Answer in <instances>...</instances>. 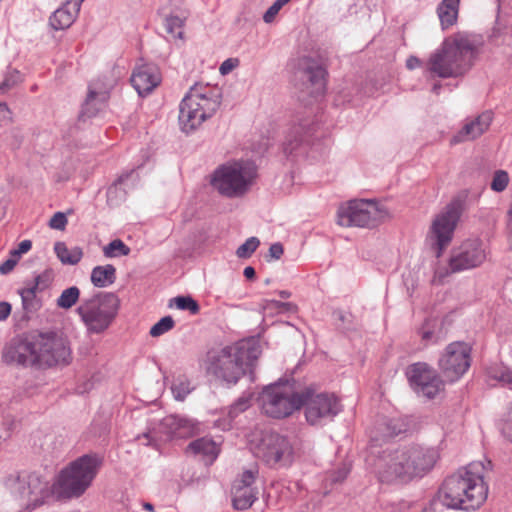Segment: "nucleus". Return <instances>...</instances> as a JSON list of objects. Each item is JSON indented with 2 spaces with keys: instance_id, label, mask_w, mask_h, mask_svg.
Wrapping results in <instances>:
<instances>
[{
  "instance_id": "1",
  "label": "nucleus",
  "mask_w": 512,
  "mask_h": 512,
  "mask_svg": "<svg viewBox=\"0 0 512 512\" xmlns=\"http://www.w3.org/2000/svg\"><path fill=\"white\" fill-rule=\"evenodd\" d=\"M373 471L381 482L408 483L427 475L437 463V448L412 443L398 447H371Z\"/></svg>"
},
{
  "instance_id": "2",
  "label": "nucleus",
  "mask_w": 512,
  "mask_h": 512,
  "mask_svg": "<svg viewBox=\"0 0 512 512\" xmlns=\"http://www.w3.org/2000/svg\"><path fill=\"white\" fill-rule=\"evenodd\" d=\"M482 462H471L446 478L428 507L421 512H435L438 504L450 509L475 510L486 500L488 487L484 483Z\"/></svg>"
},
{
  "instance_id": "3",
  "label": "nucleus",
  "mask_w": 512,
  "mask_h": 512,
  "mask_svg": "<svg viewBox=\"0 0 512 512\" xmlns=\"http://www.w3.org/2000/svg\"><path fill=\"white\" fill-rule=\"evenodd\" d=\"M6 358L23 367L46 369L70 364L72 351L68 339L62 334L35 333L13 343Z\"/></svg>"
},
{
  "instance_id": "4",
  "label": "nucleus",
  "mask_w": 512,
  "mask_h": 512,
  "mask_svg": "<svg viewBox=\"0 0 512 512\" xmlns=\"http://www.w3.org/2000/svg\"><path fill=\"white\" fill-rule=\"evenodd\" d=\"M261 352L258 338L243 339L234 345L209 351L206 356V370L229 384H235L259 358Z\"/></svg>"
},
{
  "instance_id": "5",
  "label": "nucleus",
  "mask_w": 512,
  "mask_h": 512,
  "mask_svg": "<svg viewBox=\"0 0 512 512\" xmlns=\"http://www.w3.org/2000/svg\"><path fill=\"white\" fill-rule=\"evenodd\" d=\"M477 46L478 42L471 35L457 33L431 54L427 70L440 78L458 77L472 65Z\"/></svg>"
},
{
  "instance_id": "6",
  "label": "nucleus",
  "mask_w": 512,
  "mask_h": 512,
  "mask_svg": "<svg viewBox=\"0 0 512 512\" xmlns=\"http://www.w3.org/2000/svg\"><path fill=\"white\" fill-rule=\"evenodd\" d=\"M221 103L220 94L209 86L195 85L182 99L179 106V125L185 133L197 130L211 118Z\"/></svg>"
},
{
  "instance_id": "7",
  "label": "nucleus",
  "mask_w": 512,
  "mask_h": 512,
  "mask_svg": "<svg viewBox=\"0 0 512 512\" xmlns=\"http://www.w3.org/2000/svg\"><path fill=\"white\" fill-rule=\"evenodd\" d=\"M120 308V299L112 292H97L81 299L76 308L88 334H102L114 322Z\"/></svg>"
},
{
  "instance_id": "8",
  "label": "nucleus",
  "mask_w": 512,
  "mask_h": 512,
  "mask_svg": "<svg viewBox=\"0 0 512 512\" xmlns=\"http://www.w3.org/2000/svg\"><path fill=\"white\" fill-rule=\"evenodd\" d=\"M257 177V167L251 161H234L217 168L212 186L223 196L241 197L246 194Z\"/></svg>"
},
{
  "instance_id": "9",
  "label": "nucleus",
  "mask_w": 512,
  "mask_h": 512,
  "mask_svg": "<svg viewBox=\"0 0 512 512\" xmlns=\"http://www.w3.org/2000/svg\"><path fill=\"white\" fill-rule=\"evenodd\" d=\"M103 464V457L97 453L82 455L74 460L59 475V487L67 497H79L92 484Z\"/></svg>"
},
{
  "instance_id": "10",
  "label": "nucleus",
  "mask_w": 512,
  "mask_h": 512,
  "mask_svg": "<svg viewBox=\"0 0 512 512\" xmlns=\"http://www.w3.org/2000/svg\"><path fill=\"white\" fill-rule=\"evenodd\" d=\"M6 486L13 499L29 511L42 506L51 496L49 482L35 472L22 471L10 475Z\"/></svg>"
},
{
  "instance_id": "11",
  "label": "nucleus",
  "mask_w": 512,
  "mask_h": 512,
  "mask_svg": "<svg viewBox=\"0 0 512 512\" xmlns=\"http://www.w3.org/2000/svg\"><path fill=\"white\" fill-rule=\"evenodd\" d=\"M258 402L264 414L282 419L301 408V392H295L288 383H274L262 390Z\"/></svg>"
},
{
  "instance_id": "12",
  "label": "nucleus",
  "mask_w": 512,
  "mask_h": 512,
  "mask_svg": "<svg viewBox=\"0 0 512 512\" xmlns=\"http://www.w3.org/2000/svg\"><path fill=\"white\" fill-rule=\"evenodd\" d=\"M251 450L255 457L269 467L286 466L293 460V446L290 440L274 431L262 432L260 438L251 444Z\"/></svg>"
},
{
  "instance_id": "13",
  "label": "nucleus",
  "mask_w": 512,
  "mask_h": 512,
  "mask_svg": "<svg viewBox=\"0 0 512 512\" xmlns=\"http://www.w3.org/2000/svg\"><path fill=\"white\" fill-rule=\"evenodd\" d=\"M388 216V211L372 200H352L341 206L337 223L343 227H374Z\"/></svg>"
},
{
  "instance_id": "14",
  "label": "nucleus",
  "mask_w": 512,
  "mask_h": 512,
  "mask_svg": "<svg viewBox=\"0 0 512 512\" xmlns=\"http://www.w3.org/2000/svg\"><path fill=\"white\" fill-rule=\"evenodd\" d=\"M465 195H458L439 213L432 222L429 237L437 248L436 256L450 244L456 225L460 219L465 204Z\"/></svg>"
},
{
  "instance_id": "15",
  "label": "nucleus",
  "mask_w": 512,
  "mask_h": 512,
  "mask_svg": "<svg viewBox=\"0 0 512 512\" xmlns=\"http://www.w3.org/2000/svg\"><path fill=\"white\" fill-rule=\"evenodd\" d=\"M471 364V347L461 341L450 343L441 354L438 366L443 376L450 382L462 377Z\"/></svg>"
},
{
  "instance_id": "16",
  "label": "nucleus",
  "mask_w": 512,
  "mask_h": 512,
  "mask_svg": "<svg viewBox=\"0 0 512 512\" xmlns=\"http://www.w3.org/2000/svg\"><path fill=\"white\" fill-rule=\"evenodd\" d=\"M305 406L306 420L311 424H317L321 419L332 418L340 412L337 398L328 393H318L311 388L301 391V407Z\"/></svg>"
},
{
  "instance_id": "17",
  "label": "nucleus",
  "mask_w": 512,
  "mask_h": 512,
  "mask_svg": "<svg viewBox=\"0 0 512 512\" xmlns=\"http://www.w3.org/2000/svg\"><path fill=\"white\" fill-rule=\"evenodd\" d=\"M406 375L413 390L428 399H433L443 385L437 372L425 362L409 365Z\"/></svg>"
},
{
  "instance_id": "18",
  "label": "nucleus",
  "mask_w": 512,
  "mask_h": 512,
  "mask_svg": "<svg viewBox=\"0 0 512 512\" xmlns=\"http://www.w3.org/2000/svg\"><path fill=\"white\" fill-rule=\"evenodd\" d=\"M486 259L484 244L479 239H468L454 251L449 266L452 272H461L480 266Z\"/></svg>"
},
{
  "instance_id": "19",
  "label": "nucleus",
  "mask_w": 512,
  "mask_h": 512,
  "mask_svg": "<svg viewBox=\"0 0 512 512\" xmlns=\"http://www.w3.org/2000/svg\"><path fill=\"white\" fill-rule=\"evenodd\" d=\"M160 82V72L154 64L136 67L131 76V84L140 96L149 94Z\"/></svg>"
},
{
  "instance_id": "20",
  "label": "nucleus",
  "mask_w": 512,
  "mask_h": 512,
  "mask_svg": "<svg viewBox=\"0 0 512 512\" xmlns=\"http://www.w3.org/2000/svg\"><path fill=\"white\" fill-rule=\"evenodd\" d=\"M492 120V111H484L475 119L466 122L462 129L452 138V143L470 141L480 137L489 128Z\"/></svg>"
},
{
  "instance_id": "21",
  "label": "nucleus",
  "mask_w": 512,
  "mask_h": 512,
  "mask_svg": "<svg viewBox=\"0 0 512 512\" xmlns=\"http://www.w3.org/2000/svg\"><path fill=\"white\" fill-rule=\"evenodd\" d=\"M84 0H66L49 18V24L54 30L69 28L76 20Z\"/></svg>"
},
{
  "instance_id": "22",
  "label": "nucleus",
  "mask_w": 512,
  "mask_h": 512,
  "mask_svg": "<svg viewBox=\"0 0 512 512\" xmlns=\"http://www.w3.org/2000/svg\"><path fill=\"white\" fill-rule=\"evenodd\" d=\"M325 69L318 64L309 63L302 70V79L305 81L307 93L314 98L321 96L325 91Z\"/></svg>"
},
{
  "instance_id": "23",
  "label": "nucleus",
  "mask_w": 512,
  "mask_h": 512,
  "mask_svg": "<svg viewBox=\"0 0 512 512\" xmlns=\"http://www.w3.org/2000/svg\"><path fill=\"white\" fill-rule=\"evenodd\" d=\"M309 124L307 122L293 125L283 143V151L286 156L297 155L304 150L308 141Z\"/></svg>"
},
{
  "instance_id": "24",
  "label": "nucleus",
  "mask_w": 512,
  "mask_h": 512,
  "mask_svg": "<svg viewBox=\"0 0 512 512\" xmlns=\"http://www.w3.org/2000/svg\"><path fill=\"white\" fill-rule=\"evenodd\" d=\"M109 97L106 90H97L93 85L89 86L88 94L82 106V115L93 117L103 107Z\"/></svg>"
},
{
  "instance_id": "25",
  "label": "nucleus",
  "mask_w": 512,
  "mask_h": 512,
  "mask_svg": "<svg viewBox=\"0 0 512 512\" xmlns=\"http://www.w3.org/2000/svg\"><path fill=\"white\" fill-rule=\"evenodd\" d=\"M407 427V423L399 417H385L381 419V421L377 424V431L379 432V436L376 435L373 440L396 437L399 434L405 432Z\"/></svg>"
},
{
  "instance_id": "26",
  "label": "nucleus",
  "mask_w": 512,
  "mask_h": 512,
  "mask_svg": "<svg viewBox=\"0 0 512 512\" xmlns=\"http://www.w3.org/2000/svg\"><path fill=\"white\" fill-rule=\"evenodd\" d=\"M460 0H442L437 7V15L443 30L456 24Z\"/></svg>"
},
{
  "instance_id": "27",
  "label": "nucleus",
  "mask_w": 512,
  "mask_h": 512,
  "mask_svg": "<svg viewBox=\"0 0 512 512\" xmlns=\"http://www.w3.org/2000/svg\"><path fill=\"white\" fill-rule=\"evenodd\" d=\"M187 451L194 455L203 456L207 458L209 463H212L218 456L219 447L211 438L202 437L190 442Z\"/></svg>"
},
{
  "instance_id": "28",
  "label": "nucleus",
  "mask_w": 512,
  "mask_h": 512,
  "mask_svg": "<svg viewBox=\"0 0 512 512\" xmlns=\"http://www.w3.org/2000/svg\"><path fill=\"white\" fill-rule=\"evenodd\" d=\"M162 425L175 437H187L194 433V425L190 420L170 415L163 419Z\"/></svg>"
},
{
  "instance_id": "29",
  "label": "nucleus",
  "mask_w": 512,
  "mask_h": 512,
  "mask_svg": "<svg viewBox=\"0 0 512 512\" xmlns=\"http://www.w3.org/2000/svg\"><path fill=\"white\" fill-rule=\"evenodd\" d=\"M92 284L97 288H105L116 280V269L113 265L96 266L90 276Z\"/></svg>"
},
{
  "instance_id": "30",
  "label": "nucleus",
  "mask_w": 512,
  "mask_h": 512,
  "mask_svg": "<svg viewBox=\"0 0 512 512\" xmlns=\"http://www.w3.org/2000/svg\"><path fill=\"white\" fill-rule=\"evenodd\" d=\"M233 506L237 510H245L257 499V491L253 487L233 486Z\"/></svg>"
},
{
  "instance_id": "31",
  "label": "nucleus",
  "mask_w": 512,
  "mask_h": 512,
  "mask_svg": "<svg viewBox=\"0 0 512 512\" xmlns=\"http://www.w3.org/2000/svg\"><path fill=\"white\" fill-rule=\"evenodd\" d=\"M54 251L60 262L64 265H76L83 257L82 248L78 246L68 248L64 242H56Z\"/></svg>"
},
{
  "instance_id": "32",
  "label": "nucleus",
  "mask_w": 512,
  "mask_h": 512,
  "mask_svg": "<svg viewBox=\"0 0 512 512\" xmlns=\"http://www.w3.org/2000/svg\"><path fill=\"white\" fill-rule=\"evenodd\" d=\"M37 291L38 290L31 286L22 288L18 291L22 301V309L26 318H29L30 314L37 312L42 306L41 300L37 298Z\"/></svg>"
},
{
  "instance_id": "33",
  "label": "nucleus",
  "mask_w": 512,
  "mask_h": 512,
  "mask_svg": "<svg viewBox=\"0 0 512 512\" xmlns=\"http://www.w3.org/2000/svg\"><path fill=\"white\" fill-rule=\"evenodd\" d=\"M80 298V289L77 286H71L62 291L56 300L58 308L68 310L72 308Z\"/></svg>"
},
{
  "instance_id": "34",
  "label": "nucleus",
  "mask_w": 512,
  "mask_h": 512,
  "mask_svg": "<svg viewBox=\"0 0 512 512\" xmlns=\"http://www.w3.org/2000/svg\"><path fill=\"white\" fill-rule=\"evenodd\" d=\"M193 390L189 379L186 376H178L174 379L171 391L178 401H183Z\"/></svg>"
},
{
  "instance_id": "35",
  "label": "nucleus",
  "mask_w": 512,
  "mask_h": 512,
  "mask_svg": "<svg viewBox=\"0 0 512 512\" xmlns=\"http://www.w3.org/2000/svg\"><path fill=\"white\" fill-rule=\"evenodd\" d=\"M103 252L106 257L113 258L128 255L130 248L122 240L115 239L104 247Z\"/></svg>"
},
{
  "instance_id": "36",
  "label": "nucleus",
  "mask_w": 512,
  "mask_h": 512,
  "mask_svg": "<svg viewBox=\"0 0 512 512\" xmlns=\"http://www.w3.org/2000/svg\"><path fill=\"white\" fill-rule=\"evenodd\" d=\"M183 25H184V20L178 16H168L165 18V30L174 39H182Z\"/></svg>"
},
{
  "instance_id": "37",
  "label": "nucleus",
  "mask_w": 512,
  "mask_h": 512,
  "mask_svg": "<svg viewBox=\"0 0 512 512\" xmlns=\"http://www.w3.org/2000/svg\"><path fill=\"white\" fill-rule=\"evenodd\" d=\"M259 245L260 240L257 237H250L237 248L236 256L239 259H248L253 255Z\"/></svg>"
},
{
  "instance_id": "38",
  "label": "nucleus",
  "mask_w": 512,
  "mask_h": 512,
  "mask_svg": "<svg viewBox=\"0 0 512 512\" xmlns=\"http://www.w3.org/2000/svg\"><path fill=\"white\" fill-rule=\"evenodd\" d=\"M179 310H187L191 314L196 315L200 310L199 304L190 296H177L171 299Z\"/></svg>"
},
{
  "instance_id": "39",
  "label": "nucleus",
  "mask_w": 512,
  "mask_h": 512,
  "mask_svg": "<svg viewBox=\"0 0 512 512\" xmlns=\"http://www.w3.org/2000/svg\"><path fill=\"white\" fill-rule=\"evenodd\" d=\"M174 324L175 322L171 316H165L151 327L150 335L152 337L161 336L171 330L174 327Z\"/></svg>"
},
{
  "instance_id": "40",
  "label": "nucleus",
  "mask_w": 512,
  "mask_h": 512,
  "mask_svg": "<svg viewBox=\"0 0 512 512\" xmlns=\"http://www.w3.org/2000/svg\"><path fill=\"white\" fill-rule=\"evenodd\" d=\"M509 183V176L508 173L504 170H497L494 173L492 182H491V189L495 192H502L504 191Z\"/></svg>"
},
{
  "instance_id": "41",
  "label": "nucleus",
  "mask_w": 512,
  "mask_h": 512,
  "mask_svg": "<svg viewBox=\"0 0 512 512\" xmlns=\"http://www.w3.org/2000/svg\"><path fill=\"white\" fill-rule=\"evenodd\" d=\"M20 82V72L17 70H13L5 76L3 82L0 84V94H5L7 91H9L11 88L16 86Z\"/></svg>"
},
{
  "instance_id": "42",
  "label": "nucleus",
  "mask_w": 512,
  "mask_h": 512,
  "mask_svg": "<svg viewBox=\"0 0 512 512\" xmlns=\"http://www.w3.org/2000/svg\"><path fill=\"white\" fill-rule=\"evenodd\" d=\"M251 395H243L235 401L229 410L230 417H236L240 412L247 410L250 407Z\"/></svg>"
},
{
  "instance_id": "43",
  "label": "nucleus",
  "mask_w": 512,
  "mask_h": 512,
  "mask_svg": "<svg viewBox=\"0 0 512 512\" xmlns=\"http://www.w3.org/2000/svg\"><path fill=\"white\" fill-rule=\"evenodd\" d=\"M53 279V273L51 270H45L41 274L35 276L32 288H35L38 291H42L49 286Z\"/></svg>"
},
{
  "instance_id": "44",
  "label": "nucleus",
  "mask_w": 512,
  "mask_h": 512,
  "mask_svg": "<svg viewBox=\"0 0 512 512\" xmlns=\"http://www.w3.org/2000/svg\"><path fill=\"white\" fill-rule=\"evenodd\" d=\"M290 0H276L264 13L263 20L265 23H271L281 8Z\"/></svg>"
},
{
  "instance_id": "45",
  "label": "nucleus",
  "mask_w": 512,
  "mask_h": 512,
  "mask_svg": "<svg viewBox=\"0 0 512 512\" xmlns=\"http://www.w3.org/2000/svg\"><path fill=\"white\" fill-rule=\"evenodd\" d=\"M257 470H246L242 473L241 478L236 480L233 486L252 487L255 482Z\"/></svg>"
},
{
  "instance_id": "46",
  "label": "nucleus",
  "mask_w": 512,
  "mask_h": 512,
  "mask_svg": "<svg viewBox=\"0 0 512 512\" xmlns=\"http://www.w3.org/2000/svg\"><path fill=\"white\" fill-rule=\"evenodd\" d=\"M350 464L343 463L336 471H333L330 474V480L332 483H341L343 482L350 472Z\"/></svg>"
},
{
  "instance_id": "47",
  "label": "nucleus",
  "mask_w": 512,
  "mask_h": 512,
  "mask_svg": "<svg viewBox=\"0 0 512 512\" xmlns=\"http://www.w3.org/2000/svg\"><path fill=\"white\" fill-rule=\"evenodd\" d=\"M67 224L66 215L62 212H56L49 221V226L52 229L64 230Z\"/></svg>"
},
{
  "instance_id": "48",
  "label": "nucleus",
  "mask_w": 512,
  "mask_h": 512,
  "mask_svg": "<svg viewBox=\"0 0 512 512\" xmlns=\"http://www.w3.org/2000/svg\"><path fill=\"white\" fill-rule=\"evenodd\" d=\"M451 273H453L451 271V268H447V267H438L435 272H434V275H433V278H432V283L433 284H437V285H440V284H443L444 283V280L447 276H449Z\"/></svg>"
},
{
  "instance_id": "49",
  "label": "nucleus",
  "mask_w": 512,
  "mask_h": 512,
  "mask_svg": "<svg viewBox=\"0 0 512 512\" xmlns=\"http://www.w3.org/2000/svg\"><path fill=\"white\" fill-rule=\"evenodd\" d=\"M421 339L426 344L429 343H438L441 340L439 334H435L434 331L427 329L425 326L420 331Z\"/></svg>"
},
{
  "instance_id": "50",
  "label": "nucleus",
  "mask_w": 512,
  "mask_h": 512,
  "mask_svg": "<svg viewBox=\"0 0 512 512\" xmlns=\"http://www.w3.org/2000/svg\"><path fill=\"white\" fill-rule=\"evenodd\" d=\"M18 261L19 259L17 257L14 258V255L10 252V257L0 265V273L3 275L10 273Z\"/></svg>"
},
{
  "instance_id": "51",
  "label": "nucleus",
  "mask_w": 512,
  "mask_h": 512,
  "mask_svg": "<svg viewBox=\"0 0 512 512\" xmlns=\"http://www.w3.org/2000/svg\"><path fill=\"white\" fill-rule=\"evenodd\" d=\"M493 378L512 387V369L505 368L494 374Z\"/></svg>"
},
{
  "instance_id": "52",
  "label": "nucleus",
  "mask_w": 512,
  "mask_h": 512,
  "mask_svg": "<svg viewBox=\"0 0 512 512\" xmlns=\"http://www.w3.org/2000/svg\"><path fill=\"white\" fill-rule=\"evenodd\" d=\"M32 247V242L30 240H23L19 243L18 247L11 251L14 255V258L17 257L20 259L21 255L27 253Z\"/></svg>"
},
{
  "instance_id": "53",
  "label": "nucleus",
  "mask_w": 512,
  "mask_h": 512,
  "mask_svg": "<svg viewBox=\"0 0 512 512\" xmlns=\"http://www.w3.org/2000/svg\"><path fill=\"white\" fill-rule=\"evenodd\" d=\"M238 65V60L234 58H228L222 62L219 71L222 75L230 73Z\"/></svg>"
},
{
  "instance_id": "54",
  "label": "nucleus",
  "mask_w": 512,
  "mask_h": 512,
  "mask_svg": "<svg viewBox=\"0 0 512 512\" xmlns=\"http://www.w3.org/2000/svg\"><path fill=\"white\" fill-rule=\"evenodd\" d=\"M283 253H284L283 245L279 242L272 244L269 248V256L272 259H276V260L280 259L281 256L283 255Z\"/></svg>"
},
{
  "instance_id": "55",
  "label": "nucleus",
  "mask_w": 512,
  "mask_h": 512,
  "mask_svg": "<svg viewBox=\"0 0 512 512\" xmlns=\"http://www.w3.org/2000/svg\"><path fill=\"white\" fill-rule=\"evenodd\" d=\"M127 177H128V175L120 176L117 179V181L111 187H109L108 192H107V194H108V201H112V196L114 194L116 195L118 193V190H119L118 186L121 185L123 183V181H124V178H127Z\"/></svg>"
},
{
  "instance_id": "56",
  "label": "nucleus",
  "mask_w": 512,
  "mask_h": 512,
  "mask_svg": "<svg viewBox=\"0 0 512 512\" xmlns=\"http://www.w3.org/2000/svg\"><path fill=\"white\" fill-rule=\"evenodd\" d=\"M11 312V305L8 302H0V321L8 318Z\"/></svg>"
},
{
  "instance_id": "57",
  "label": "nucleus",
  "mask_w": 512,
  "mask_h": 512,
  "mask_svg": "<svg viewBox=\"0 0 512 512\" xmlns=\"http://www.w3.org/2000/svg\"><path fill=\"white\" fill-rule=\"evenodd\" d=\"M11 118V111L5 102H0V122Z\"/></svg>"
},
{
  "instance_id": "58",
  "label": "nucleus",
  "mask_w": 512,
  "mask_h": 512,
  "mask_svg": "<svg viewBox=\"0 0 512 512\" xmlns=\"http://www.w3.org/2000/svg\"><path fill=\"white\" fill-rule=\"evenodd\" d=\"M503 430L508 435V437L512 440V408L508 413Z\"/></svg>"
},
{
  "instance_id": "59",
  "label": "nucleus",
  "mask_w": 512,
  "mask_h": 512,
  "mask_svg": "<svg viewBox=\"0 0 512 512\" xmlns=\"http://www.w3.org/2000/svg\"><path fill=\"white\" fill-rule=\"evenodd\" d=\"M421 66V60L416 56H410L406 61V67L410 70Z\"/></svg>"
},
{
  "instance_id": "60",
  "label": "nucleus",
  "mask_w": 512,
  "mask_h": 512,
  "mask_svg": "<svg viewBox=\"0 0 512 512\" xmlns=\"http://www.w3.org/2000/svg\"><path fill=\"white\" fill-rule=\"evenodd\" d=\"M283 303L277 300H267L264 309H275L281 312Z\"/></svg>"
},
{
  "instance_id": "61",
  "label": "nucleus",
  "mask_w": 512,
  "mask_h": 512,
  "mask_svg": "<svg viewBox=\"0 0 512 512\" xmlns=\"http://www.w3.org/2000/svg\"><path fill=\"white\" fill-rule=\"evenodd\" d=\"M297 310V306L294 304V303H291V302H285L283 303V307H282V310L281 312H296Z\"/></svg>"
},
{
  "instance_id": "62",
  "label": "nucleus",
  "mask_w": 512,
  "mask_h": 512,
  "mask_svg": "<svg viewBox=\"0 0 512 512\" xmlns=\"http://www.w3.org/2000/svg\"><path fill=\"white\" fill-rule=\"evenodd\" d=\"M243 274L247 279H253L255 277L256 272L252 266H247L244 268Z\"/></svg>"
},
{
  "instance_id": "63",
  "label": "nucleus",
  "mask_w": 512,
  "mask_h": 512,
  "mask_svg": "<svg viewBox=\"0 0 512 512\" xmlns=\"http://www.w3.org/2000/svg\"><path fill=\"white\" fill-rule=\"evenodd\" d=\"M278 294L281 298H284V299L289 298L291 296V292H289L287 290H281L278 292Z\"/></svg>"
},
{
  "instance_id": "64",
  "label": "nucleus",
  "mask_w": 512,
  "mask_h": 512,
  "mask_svg": "<svg viewBox=\"0 0 512 512\" xmlns=\"http://www.w3.org/2000/svg\"><path fill=\"white\" fill-rule=\"evenodd\" d=\"M440 89H441V84L435 83L432 87V92H434L435 94H439Z\"/></svg>"
}]
</instances>
